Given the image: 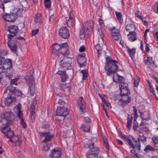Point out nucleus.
Segmentation results:
<instances>
[{"label":"nucleus","mask_w":158,"mask_h":158,"mask_svg":"<svg viewBox=\"0 0 158 158\" xmlns=\"http://www.w3.org/2000/svg\"><path fill=\"white\" fill-rule=\"evenodd\" d=\"M106 62L105 69L107 71V74L110 75L115 73L118 69V66L116 64L118 62L116 60H113L110 56L106 58Z\"/></svg>","instance_id":"1"},{"label":"nucleus","mask_w":158,"mask_h":158,"mask_svg":"<svg viewBox=\"0 0 158 158\" xmlns=\"http://www.w3.org/2000/svg\"><path fill=\"white\" fill-rule=\"evenodd\" d=\"M15 11H16V14L13 13L11 14L6 13L5 15L3 16L4 19L6 21L8 22H14L17 19V16L19 15L22 12V10H16Z\"/></svg>","instance_id":"2"},{"label":"nucleus","mask_w":158,"mask_h":158,"mask_svg":"<svg viewBox=\"0 0 158 158\" xmlns=\"http://www.w3.org/2000/svg\"><path fill=\"white\" fill-rule=\"evenodd\" d=\"M72 59L71 58L65 57L60 61V64L64 69H70L71 67Z\"/></svg>","instance_id":"3"},{"label":"nucleus","mask_w":158,"mask_h":158,"mask_svg":"<svg viewBox=\"0 0 158 158\" xmlns=\"http://www.w3.org/2000/svg\"><path fill=\"white\" fill-rule=\"evenodd\" d=\"M19 29L18 27L15 25H12L8 27V31L10 34L8 35V39H11L14 38L15 36L16 35V34L18 32Z\"/></svg>","instance_id":"4"},{"label":"nucleus","mask_w":158,"mask_h":158,"mask_svg":"<svg viewBox=\"0 0 158 158\" xmlns=\"http://www.w3.org/2000/svg\"><path fill=\"white\" fill-rule=\"evenodd\" d=\"M8 45L11 51L14 53L16 52L17 49V41L14 38L8 39Z\"/></svg>","instance_id":"5"},{"label":"nucleus","mask_w":158,"mask_h":158,"mask_svg":"<svg viewBox=\"0 0 158 158\" xmlns=\"http://www.w3.org/2000/svg\"><path fill=\"white\" fill-rule=\"evenodd\" d=\"M93 149L89 150L87 152L86 156L87 158H97L98 157L99 150L98 148H94V150Z\"/></svg>","instance_id":"6"},{"label":"nucleus","mask_w":158,"mask_h":158,"mask_svg":"<svg viewBox=\"0 0 158 158\" xmlns=\"http://www.w3.org/2000/svg\"><path fill=\"white\" fill-rule=\"evenodd\" d=\"M59 35L64 39H67L69 36V33L68 28L66 27H61L59 31Z\"/></svg>","instance_id":"7"},{"label":"nucleus","mask_w":158,"mask_h":158,"mask_svg":"<svg viewBox=\"0 0 158 158\" xmlns=\"http://www.w3.org/2000/svg\"><path fill=\"white\" fill-rule=\"evenodd\" d=\"M122 98L119 99L118 103V105L124 106L125 105L129 103L131 101V98L128 95H121Z\"/></svg>","instance_id":"8"},{"label":"nucleus","mask_w":158,"mask_h":158,"mask_svg":"<svg viewBox=\"0 0 158 158\" xmlns=\"http://www.w3.org/2000/svg\"><path fill=\"white\" fill-rule=\"evenodd\" d=\"M67 43H65L64 44H61V48L59 53V56L60 54L65 56L68 55L69 53Z\"/></svg>","instance_id":"9"},{"label":"nucleus","mask_w":158,"mask_h":158,"mask_svg":"<svg viewBox=\"0 0 158 158\" xmlns=\"http://www.w3.org/2000/svg\"><path fill=\"white\" fill-rule=\"evenodd\" d=\"M69 111L66 107L64 106H59L56 110V114L67 116L69 114Z\"/></svg>","instance_id":"10"},{"label":"nucleus","mask_w":158,"mask_h":158,"mask_svg":"<svg viewBox=\"0 0 158 158\" xmlns=\"http://www.w3.org/2000/svg\"><path fill=\"white\" fill-rule=\"evenodd\" d=\"M85 54L83 53L79 55L77 58V61L78 64L81 67H83L86 64V60L85 58Z\"/></svg>","instance_id":"11"},{"label":"nucleus","mask_w":158,"mask_h":158,"mask_svg":"<svg viewBox=\"0 0 158 158\" xmlns=\"http://www.w3.org/2000/svg\"><path fill=\"white\" fill-rule=\"evenodd\" d=\"M16 100V98L11 94H9L6 98H5L4 102L6 106H9L13 102Z\"/></svg>","instance_id":"12"},{"label":"nucleus","mask_w":158,"mask_h":158,"mask_svg":"<svg viewBox=\"0 0 158 158\" xmlns=\"http://www.w3.org/2000/svg\"><path fill=\"white\" fill-rule=\"evenodd\" d=\"M40 133L42 134L43 137H45V139L42 141V142L44 143H47L50 141L54 136L53 134H51L49 132H42Z\"/></svg>","instance_id":"13"},{"label":"nucleus","mask_w":158,"mask_h":158,"mask_svg":"<svg viewBox=\"0 0 158 158\" xmlns=\"http://www.w3.org/2000/svg\"><path fill=\"white\" fill-rule=\"evenodd\" d=\"M147 141L146 137L143 135H139L138 139V141H135L136 147L138 150H139L140 149V142L143 143Z\"/></svg>","instance_id":"14"},{"label":"nucleus","mask_w":158,"mask_h":158,"mask_svg":"<svg viewBox=\"0 0 158 158\" xmlns=\"http://www.w3.org/2000/svg\"><path fill=\"white\" fill-rule=\"evenodd\" d=\"M61 155L60 151L57 148H54L52 151H51L50 156L51 158H60Z\"/></svg>","instance_id":"15"},{"label":"nucleus","mask_w":158,"mask_h":158,"mask_svg":"<svg viewBox=\"0 0 158 158\" xmlns=\"http://www.w3.org/2000/svg\"><path fill=\"white\" fill-rule=\"evenodd\" d=\"M61 44H54L52 46V52L54 55L59 56V53L61 48Z\"/></svg>","instance_id":"16"},{"label":"nucleus","mask_w":158,"mask_h":158,"mask_svg":"<svg viewBox=\"0 0 158 158\" xmlns=\"http://www.w3.org/2000/svg\"><path fill=\"white\" fill-rule=\"evenodd\" d=\"M82 100H84L82 97H80L79 98L77 104L80 111H82L83 113H84L85 111V106L83 104L84 102H83V103H82Z\"/></svg>","instance_id":"17"},{"label":"nucleus","mask_w":158,"mask_h":158,"mask_svg":"<svg viewBox=\"0 0 158 158\" xmlns=\"http://www.w3.org/2000/svg\"><path fill=\"white\" fill-rule=\"evenodd\" d=\"M15 138V139L12 138L10 139L8 142L15 143V146L19 147L21 144L22 140L19 138L18 136H16Z\"/></svg>","instance_id":"18"},{"label":"nucleus","mask_w":158,"mask_h":158,"mask_svg":"<svg viewBox=\"0 0 158 158\" xmlns=\"http://www.w3.org/2000/svg\"><path fill=\"white\" fill-rule=\"evenodd\" d=\"M10 112H7L5 113V117L4 118H1L0 122L3 125H6L8 123L9 119L11 118Z\"/></svg>","instance_id":"19"},{"label":"nucleus","mask_w":158,"mask_h":158,"mask_svg":"<svg viewBox=\"0 0 158 158\" xmlns=\"http://www.w3.org/2000/svg\"><path fill=\"white\" fill-rule=\"evenodd\" d=\"M2 66L5 70L10 68H12V61L11 60L8 59L5 60L3 62Z\"/></svg>","instance_id":"20"},{"label":"nucleus","mask_w":158,"mask_h":158,"mask_svg":"<svg viewBox=\"0 0 158 158\" xmlns=\"http://www.w3.org/2000/svg\"><path fill=\"white\" fill-rule=\"evenodd\" d=\"M84 28L86 30H89L92 31L93 29V23L92 21L87 22L83 24Z\"/></svg>","instance_id":"21"},{"label":"nucleus","mask_w":158,"mask_h":158,"mask_svg":"<svg viewBox=\"0 0 158 158\" xmlns=\"http://www.w3.org/2000/svg\"><path fill=\"white\" fill-rule=\"evenodd\" d=\"M14 73V71L12 68H10L6 69V77L9 79H11Z\"/></svg>","instance_id":"22"},{"label":"nucleus","mask_w":158,"mask_h":158,"mask_svg":"<svg viewBox=\"0 0 158 158\" xmlns=\"http://www.w3.org/2000/svg\"><path fill=\"white\" fill-rule=\"evenodd\" d=\"M132 119L133 118L132 115L129 114H128L127 127L129 130H130L131 129Z\"/></svg>","instance_id":"23"},{"label":"nucleus","mask_w":158,"mask_h":158,"mask_svg":"<svg viewBox=\"0 0 158 158\" xmlns=\"http://www.w3.org/2000/svg\"><path fill=\"white\" fill-rule=\"evenodd\" d=\"M27 82L29 84V87H35V81L34 78L32 75L29 76L27 79Z\"/></svg>","instance_id":"24"},{"label":"nucleus","mask_w":158,"mask_h":158,"mask_svg":"<svg viewBox=\"0 0 158 158\" xmlns=\"http://www.w3.org/2000/svg\"><path fill=\"white\" fill-rule=\"evenodd\" d=\"M72 14V12H71L69 16V19L66 22L67 25L69 27H71L73 24L74 20L73 17L71 16Z\"/></svg>","instance_id":"25"},{"label":"nucleus","mask_w":158,"mask_h":158,"mask_svg":"<svg viewBox=\"0 0 158 158\" xmlns=\"http://www.w3.org/2000/svg\"><path fill=\"white\" fill-rule=\"evenodd\" d=\"M113 78L114 81L115 82H119L120 84L121 82H123L124 81V77L118 75L114 77Z\"/></svg>","instance_id":"26"},{"label":"nucleus","mask_w":158,"mask_h":158,"mask_svg":"<svg viewBox=\"0 0 158 158\" xmlns=\"http://www.w3.org/2000/svg\"><path fill=\"white\" fill-rule=\"evenodd\" d=\"M58 99L57 103L55 104L54 106H55L56 104H58L59 106H64L66 104L65 102L63 100V98L62 97H60L59 96L57 97Z\"/></svg>","instance_id":"27"},{"label":"nucleus","mask_w":158,"mask_h":158,"mask_svg":"<svg viewBox=\"0 0 158 158\" xmlns=\"http://www.w3.org/2000/svg\"><path fill=\"white\" fill-rule=\"evenodd\" d=\"M127 52L132 59L134 57V54L135 52V48L130 49L127 48Z\"/></svg>","instance_id":"28"},{"label":"nucleus","mask_w":158,"mask_h":158,"mask_svg":"<svg viewBox=\"0 0 158 158\" xmlns=\"http://www.w3.org/2000/svg\"><path fill=\"white\" fill-rule=\"evenodd\" d=\"M6 136L10 139L12 138L15 139V137H16V136H15L14 135V133L13 131L10 130L8 132L5 134Z\"/></svg>","instance_id":"29"},{"label":"nucleus","mask_w":158,"mask_h":158,"mask_svg":"<svg viewBox=\"0 0 158 158\" xmlns=\"http://www.w3.org/2000/svg\"><path fill=\"white\" fill-rule=\"evenodd\" d=\"M41 18L40 14H37L36 15L35 21L37 25H39L42 23Z\"/></svg>","instance_id":"30"},{"label":"nucleus","mask_w":158,"mask_h":158,"mask_svg":"<svg viewBox=\"0 0 158 158\" xmlns=\"http://www.w3.org/2000/svg\"><path fill=\"white\" fill-rule=\"evenodd\" d=\"M10 130L11 128L10 126L8 125L4 127L2 130H1V132L5 135Z\"/></svg>","instance_id":"31"},{"label":"nucleus","mask_w":158,"mask_h":158,"mask_svg":"<svg viewBox=\"0 0 158 158\" xmlns=\"http://www.w3.org/2000/svg\"><path fill=\"white\" fill-rule=\"evenodd\" d=\"M133 108L134 113V117L133 123H135V124H138L136 120V118H137L138 117V115L137 114V110L135 106H133Z\"/></svg>","instance_id":"32"},{"label":"nucleus","mask_w":158,"mask_h":158,"mask_svg":"<svg viewBox=\"0 0 158 158\" xmlns=\"http://www.w3.org/2000/svg\"><path fill=\"white\" fill-rule=\"evenodd\" d=\"M18 106L17 107V109L18 110V111L17 116L19 118L21 119L23 116V114L20 110V106H21V105L20 103H18Z\"/></svg>","instance_id":"33"},{"label":"nucleus","mask_w":158,"mask_h":158,"mask_svg":"<svg viewBox=\"0 0 158 158\" xmlns=\"http://www.w3.org/2000/svg\"><path fill=\"white\" fill-rule=\"evenodd\" d=\"M81 129L84 132H89L90 131V127L88 125L81 126Z\"/></svg>","instance_id":"34"},{"label":"nucleus","mask_w":158,"mask_h":158,"mask_svg":"<svg viewBox=\"0 0 158 158\" xmlns=\"http://www.w3.org/2000/svg\"><path fill=\"white\" fill-rule=\"evenodd\" d=\"M56 116H57L56 117L58 121L60 123H62L64 120L65 117L66 116L63 115H57L56 114Z\"/></svg>","instance_id":"35"},{"label":"nucleus","mask_w":158,"mask_h":158,"mask_svg":"<svg viewBox=\"0 0 158 158\" xmlns=\"http://www.w3.org/2000/svg\"><path fill=\"white\" fill-rule=\"evenodd\" d=\"M115 13L117 19L120 23H122L123 21V20L121 13L117 11H115Z\"/></svg>","instance_id":"36"},{"label":"nucleus","mask_w":158,"mask_h":158,"mask_svg":"<svg viewBox=\"0 0 158 158\" xmlns=\"http://www.w3.org/2000/svg\"><path fill=\"white\" fill-rule=\"evenodd\" d=\"M120 95H128V94H130V91L128 89V88L124 89H120Z\"/></svg>","instance_id":"37"},{"label":"nucleus","mask_w":158,"mask_h":158,"mask_svg":"<svg viewBox=\"0 0 158 158\" xmlns=\"http://www.w3.org/2000/svg\"><path fill=\"white\" fill-rule=\"evenodd\" d=\"M128 143L129 145L133 148H135V146L133 143L131 139L128 137L125 138L124 139Z\"/></svg>","instance_id":"38"},{"label":"nucleus","mask_w":158,"mask_h":158,"mask_svg":"<svg viewBox=\"0 0 158 158\" xmlns=\"http://www.w3.org/2000/svg\"><path fill=\"white\" fill-rule=\"evenodd\" d=\"M154 148L149 145H147L146 147L144 149V151L146 152H148L150 151H154Z\"/></svg>","instance_id":"39"},{"label":"nucleus","mask_w":158,"mask_h":158,"mask_svg":"<svg viewBox=\"0 0 158 158\" xmlns=\"http://www.w3.org/2000/svg\"><path fill=\"white\" fill-rule=\"evenodd\" d=\"M95 48L97 50L98 53V57L99 58L101 54L102 53V47L99 44H97L95 46Z\"/></svg>","instance_id":"40"},{"label":"nucleus","mask_w":158,"mask_h":158,"mask_svg":"<svg viewBox=\"0 0 158 158\" xmlns=\"http://www.w3.org/2000/svg\"><path fill=\"white\" fill-rule=\"evenodd\" d=\"M133 34H134V32L131 31L130 32L129 34L128 35H130L129 40L131 41H133L136 40V38Z\"/></svg>","instance_id":"41"},{"label":"nucleus","mask_w":158,"mask_h":158,"mask_svg":"<svg viewBox=\"0 0 158 158\" xmlns=\"http://www.w3.org/2000/svg\"><path fill=\"white\" fill-rule=\"evenodd\" d=\"M128 85L127 83L124 82L120 83L119 85L120 89L128 88Z\"/></svg>","instance_id":"42"},{"label":"nucleus","mask_w":158,"mask_h":158,"mask_svg":"<svg viewBox=\"0 0 158 158\" xmlns=\"http://www.w3.org/2000/svg\"><path fill=\"white\" fill-rule=\"evenodd\" d=\"M14 96H16L18 97H24V95L22 94V92L19 90L16 89L13 94Z\"/></svg>","instance_id":"43"},{"label":"nucleus","mask_w":158,"mask_h":158,"mask_svg":"<svg viewBox=\"0 0 158 158\" xmlns=\"http://www.w3.org/2000/svg\"><path fill=\"white\" fill-rule=\"evenodd\" d=\"M2 52H5V54H4V55H6V52L4 51H0V65L2 64V63L4 62L5 60V58L4 57L1 56L3 55L2 54Z\"/></svg>","instance_id":"44"},{"label":"nucleus","mask_w":158,"mask_h":158,"mask_svg":"<svg viewBox=\"0 0 158 158\" xmlns=\"http://www.w3.org/2000/svg\"><path fill=\"white\" fill-rule=\"evenodd\" d=\"M9 92L13 95L14 94L16 89L15 87H14L12 85H9Z\"/></svg>","instance_id":"45"},{"label":"nucleus","mask_w":158,"mask_h":158,"mask_svg":"<svg viewBox=\"0 0 158 158\" xmlns=\"http://www.w3.org/2000/svg\"><path fill=\"white\" fill-rule=\"evenodd\" d=\"M134 29V26L132 24H128L126 27V29L127 31H133L132 30Z\"/></svg>","instance_id":"46"},{"label":"nucleus","mask_w":158,"mask_h":158,"mask_svg":"<svg viewBox=\"0 0 158 158\" xmlns=\"http://www.w3.org/2000/svg\"><path fill=\"white\" fill-rule=\"evenodd\" d=\"M83 74V79L84 80L86 79L87 77V71L86 70H83L81 71Z\"/></svg>","instance_id":"47"},{"label":"nucleus","mask_w":158,"mask_h":158,"mask_svg":"<svg viewBox=\"0 0 158 158\" xmlns=\"http://www.w3.org/2000/svg\"><path fill=\"white\" fill-rule=\"evenodd\" d=\"M113 39L115 40L118 41L121 38L119 34L112 35Z\"/></svg>","instance_id":"48"},{"label":"nucleus","mask_w":158,"mask_h":158,"mask_svg":"<svg viewBox=\"0 0 158 158\" xmlns=\"http://www.w3.org/2000/svg\"><path fill=\"white\" fill-rule=\"evenodd\" d=\"M45 6L46 8L50 7L51 2L50 0H44Z\"/></svg>","instance_id":"49"},{"label":"nucleus","mask_w":158,"mask_h":158,"mask_svg":"<svg viewBox=\"0 0 158 158\" xmlns=\"http://www.w3.org/2000/svg\"><path fill=\"white\" fill-rule=\"evenodd\" d=\"M61 81L63 82H65L66 80L68 78V76L66 74V72L61 76Z\"/></svg>","instance_id":"50"},{"label":"nucleus","mask_w":158,"mask_h":158,"mask_svg":"<svg viewBox=\"0 0 158 158\" xmlns=\"http://www.w3.org/2000/svg\"><path fill=\"white\" fill-rule=\"evenodd\" d=\"M50 148V145L49 144H47L43 146L42 150L45 152L49 151Z\"/></svg>","instance_id":"51"},{"label":"nucleus","mask_w":158,"mask_h":158,"mask_svg":"<svg viewBox=\"0 0 158 158\" xmlns=\"http://www.w3.org/2000/svg\"><path fill=\"white\" fill-rule=\"evenodd\" d=\"M111 35L117 34L119 33V31L118 29H116L115 27H114L111 30Z\"/></svg>","instance_id":"52"},{"label":"nucleus","mask_w":158,"mask_h":158,"mask_svg":"<svg viewBox=\"0 0 158 158\" xmlns=\"http://www.w3.org/2000/svg\"><path fill=\"white\" fill-rule=\"evenodd\" d=\"M149 90L150 91V92L153 94V95H154L155 96V97L156 98H157V99H158V98L156 97V95L155 94V90H154L152 86H151V85H149Z\"/></svg>","instance_id":"53"},{"label":"nucleus","mask_w":158,"mask_h":158,"mask_svg":"<svg viewBox=\"0 0 158 158\" xmlns=\"http://www.w3.org/2000/svg\"><path fill=\"white\" fill-rule=\"evenodd\" d=\"M19 79V78H15L13 79H11L10 83L11 85H17V82Z\"/></svg>","instance_id":"54"},{"label":"nucleus","mask_w":158,"mask_h":158,"mask_svg":"<svg viewBox=\"0 0 158 158\" xmlns=\"http://www.w3.org/2000/svg\"><path fill=\"white\" fill-rule=\"evenodd\" d=\"M135 16L137 17L140 19L141 20H143V18L141 16L142 13L139 11H137L135 13Z\"/></svg>","instance_id":"55"},{"label":"nucleus","mask_w":158,"mask_h":158,"mask_svg":"<svg viewBox=\"0 0 158 158\" xmlns=\"http://www.w3.org/2000/svg\"><path fill=\"white\" fill-rule=\"evenodd\" d=\"M30 94L31 96H33L35 93V87H29Z\"/></svg>","instance_id":"56"},{"label":"nucleus","mask_w":158,"mask_h":158,"mask_svg":"<svg viewBox=\"0 0 158 158\" xmlns=\"http://www.w3.org/2000/svg\"><path fill=\"white\" fill-rule=\"evenodd\" d=\"M35 107L34 105L33 104H31L30 107L31 113H32V114H35Z\"/></svg>","instance_id":"57"},{"label":"nucleus","mask_w":158,"mask_h":158,"mask_svg":"<svg viewBox=\"0 0 158 158\" xmlns=\"http://www.w3.org/2000/svg\"><path fill=\"white\" fill-rule=\"evenodd\" d=\"M94 143H89L88 144V148L90 149L89 150L93 149V150H94V148H97V147H94Z\"/></svg>","instance_id":"58"},{"label":"nucleus","mask_w":158,"mask_h":158,"mask_svg":"<svg viewBox=\"0 0 158 158\" xmlns=\"http://www.w3.org/2000/svg\"><path fill=\"white\" fill-rule=\"evenodd\" d=\"M21 123L23 128H26L27 127L26 123L24 121L23 119L22 118H21Z\"/></svg>","instance_id":"59"},{"label":"nucleus","mask_w":158,"mask_h":158,"mask_svg":"<svg viewBox=\"0 0 158 158\" xmlns=\"http://www.w3.org/2000/svg\"><path fill=\"white\" fill-rule=\"evenodd\" d=\"M84 31L83 30L82 28L81 27V29H80V36L81 38H83L84 37Z\"/></svg>","instance_id":"60"},{"label":"nucleus","mask_w":158,"mask_h":158,"mask_svg":"<svg viewBox=\"0 0 158 158\" xmlns=\"http://www.w3.org/2000/svg\"><path fill=\"white\" fill-rule=\"evenodd\" d=\"M98 32L99 33V34L100 36L101 39L102 40H103L104 35H103V34L102 33V30L101 29L98 30Z\"/></svg>","instance_id":"61"},{"label":"nucleus","mask_w":158,"mask_h":158,"mask_svg":"<svg viewBox=\"0 0 158 158\" xmlns=\"http://www.w3.org/2000/svg\"><path fill=\"white\" fill-rule=\"evenodd\" d=\"M139 81L138 79L134 80V83L135 87H137L139 85Z\"/></svg>","instance_id":"62"},{"label":"nucleus","mask_w":158,"mask_h":158,"mask_svg":"<svg viewBox=\"0 0 158 158\" xmlns=\"http://www.w3.org/2000/svg\"><path fill=\"white\" fill-rule=\"evenodd\" d=\"M39 30L38 29L35 30H33L32 31V36L35 35L38 32Z\"/></svg>","instance_id":"63"},{"label":"nucleus","mask_w":158,"mask_h":158,"mask_svg":"<svg viewBox=\"0 0 158 158\" xmlns=\"http://www.w3.org/2000/svg\"><path fill=\"white\" fill-rule=\"evenodd\" d=\"M138 124H135V123H133V129L135 131L137 130L138 127Z\"/></svg>","instance_id":"64"}]
</instances>
